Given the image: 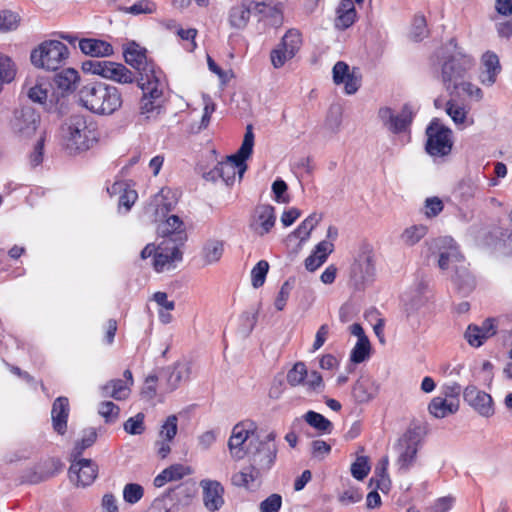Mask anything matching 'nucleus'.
Wrapping results in <instances>:
<instances>
[{
    "mask_svg": "<svg viewBox=\"0 0 512 512\" xmlns=\"http://www.w3.org/2000/svg\"><path fill=\"white\" fill-rule=\"evenodd\" d=\"M77 95L80 104L96 114H112L122 104L118 89L101 82L82 85Z\"/></svg>",
    "mask_w": 512,
    "mask_h": 512,
    "instance_id": "1",
    "label": "nucleus"
},
{
    "mask_svg": "<svg viewBox=\"0 0 512 512\" xmlns=\"http://www.w3.org/2000/svg\"><path fill=\"white\" fill-rule=\"evenodd\" d=\"M138 81L143 95L140 100L139 113L137 115L138 125H151L164 113V83L162 78L147 76Z\"/></svg>",
    "mask_w": 512,
    "mask_h": 512,
    "instance_id": "2",
    "label": "nucleus"
},
{
    "mask_svg": "<svg viewBox=\"0 0 512 512\" xmlns=\"http://www.w3.org/2000/svg\"><path fill=\"white\" fill-rule=\"evenodd\" d=\"M254 147L253 130H246L243 142L235 154L226 157L225 161L219 162L221 180L226 185H232L236 180H241L247 170L246 160L251 156Z\"/></svg>",
    "mask_w": 512,
    "mask_h": 512,
    "instance_id": "3",
    "label": "nucleus"
},
{
    "mask_svg": "<svg viewBox=\"0 0 512 512\" xmlns=\"http://www.w3.org/2000/svg\"><path fill=\"white\" fill-rule=\"evenodd\" d=\"M69 50L65 44L59 40H45L32 50L31 63L47 71H56L68 59Z\"/></svg>",
    "mask_w": 512,
    "mask_h": 512,
    "instance_id": "4",
    "label": "nucleus"
},
{
    "mask_svg": "<svg viewBox=\"0 0 512 512\" xmlns=\"http://www.w3.org/2000/svg\"><path fill=\"white\" fill-rule=\"evenodd\" d=\"M255 425L251 421L237 423L228 440V448L233 459H243L254 445Z\"/></svg>",
    "mask_w": 512,
    "mask_h": 512,
    "instance_id": "5",
    "label": "nucleus"
},
{
    "mask_svg": "<svg viewBox=\"0 0 512 512\" xmlns=\"http://www.w3.org/2000/svg\"><path fill=\"white\" fill-rule=\"evenodd\" d=\"M275 434L269 433L265 441H258L254 446V450H249L250 466L256 472V476H262L268 472L273 466L276 455L277 446L274 443Z\"/></svg>",
    "mask_w": 512,
    "mask_h": 512,
    "instance_id": "6",
    "label": "nucleus"
},
{
    "mask_svg": "<svg viewBox=\"0 0 512 512\" xmlns=\"http://www.w3.org/2000/svg\"><path fill=\"white\" fill-rule=\"evenodd\" d=\"M84 72L100 75L119 83H131L134 80L133 73L123 64L100 59H91L82 64Z\"/></svg>",
    "mask_w": 512,
    "mask_h": 512,
    "instance_id": "7",
    "label": "nucleus"
},
{
    "mask_svg": "<svg viewBox=\"0 0 512 512\" xmlns=\"http://www.w3.org/2000/svg\"><path fill=\"white\" fill-rule=\"evenodd\" d=\"M474 62L470 56L459 52L452 55L442 65V81L447 91L458 86L466 77L467 72L472 68Z\"/></svg>",
    "mask_w": 512,
    "mask_h": 512,
    "instance_id": "8",
    "label": "nucleus"
},
{
    "mask_svg": "<svg viewBox=\"0 0 512 512\" xmlns=\"http://www.w3.org/2000/svg\"><path fill=\"white\" fill-rule=\"evenodd\" d=\"M419 443L418 434L412 429L407 430L398 439L395 449L397 452L396 465L400 473H407L416 463Z\"/></svg>",
    "mask_w": 512,
    "mask_h": 512,
    "instance_id": "9",
    "label": "nucleus"
},
{
    "mask_svg": "<svg viewBox=\"0 0 512 512\" xmlns=\"http://www.w3.org/2000/svg\"><path fill=\"white\" fill-rule=\"evenodd\" d=\"M61 143L69 154L84 152L99 141V130H61Z\"/></svg>",
    "mask_w": 512,
    "mask_h": 512,
    "instance_id": "10",
    "label": "nucleus"
},
{
    "mask_svg": "<svg viewBox=\"0 0 512 512\" xmlns=\"http://www.w3.org/2000/svg\"><path fill=\"white\" fill-rule=\"evenodd\" d=\"M124 58L127 64L136 69L139 73L138 81L147 76L162 78V71L151 61L147 60L146 49L135 42H130L124 49Z\"/></svg>",
    "mask_w": 512,
    "mask_h": 512,
    "instance_id": "11",
    "label": "nucleus"
},
{
    "mask_svg": "<svg viewBox=\"0 0 512 512\" xmlns=\"http://www.w3.org/2000/svg\"><path fill=\"white\" fill-rule=\"evenodd\" d=\"M434 246L438 249V266L441 270L451 269L453 271L456 265H460L465 260L451 237L436 239Z\"/></svg>",
    "mask_w": 512,
    "mask_h": 512,
    "instance_id": "12",
    "label": "nucleus"
},
{
    "mask_svg": "<svg viewBox=\"0 0 512 512\" xmlns=\"http://www.w3.org/2000/svg\"><path fill=\"white\" fill-rule=\"evenodd\" d=\"M177 202L178 199L171 189L162 188L147 204L145 213L154 220L164 218L168 212L175 208Z\"/></svg>",
    "mask_w": 512,
    "mask_h": 512,
    "instance_id": "13",
    "label": "nucleus"
},
{
    "mask_svg": "<svg viewBox=\"0 0 512 512\" xmlns=\"http://www.w3.org/2000/svg\"><path fill=\"white\" fill-rule=\"evenodd\" d=\"M426 152L433 157L450 154L453 147L452 130H426Z\"/></svg>",
    "mask_w": 512,
    "mask_h": 512,
    "instance_id": "14",
    "label": "nucleus"
},
{
    "mask_svg": "<svg viewBox=\"0 0 512 512\" xmlns=\"http://www.w3.org/2000/svg\"><path fill=\"white\" fill-rule=\"evenodd\" d=\"M275 222V208L269 204H259L254 208L249 226L255 234L262 237L271 231Z\"/></svg>",
    "mask_w": 512,
    "mask_h": 512,
    "instance_id": "15",
    "label": "nucleus"
},
{
    "mask_svg": "<svg viewBox=\"0 0 512 512\" xmlns=\"http://www.w3.org/2000/svg\"><path fill=\"white\" fill-rule=\"evenodd\" d=\"M333 82L336 85L344 84L345 93L352 95L357 92L361 84V77L356 68L350 69L344 61L335 63L332 69Z\"/></svg>",
    "mask_w": 512,
    "mask_h": 512,
    "instance_id": "16",
    "label": "nucleus"
},
{
    "mask_svg": "<svg viewBox=\"0 0 512 512\" xmlns=\"http://www.w3.org/2000/svg\"><path fill=\"white\" fill-rule=\"evenodd\" d=\"M69 477L77 486H89L97 477V466L90 459L74 458L69 468Z\"/></svg>",
    "mask_w": 512,
    "mask_h": 512,
    "instance_id": "17",
    "label": "nucleus"
},
{
    "mask_svg": "<svg viewBox=\"0 0 512 512\" xmlns=\"http://www.w3.org/2000/svg\"><path fill=\"white\" fill-rule=\"evenodd\" d=\"M415 114L416 109L410 104H405L397 114H394L389 107L380 108L378 111L383 125H389L391 128H407L412 124Z\"/></svg>",
    "mask_w": 512,
    "mask_h": 512,
    "instance_id": "18",
    "label": "nucleus"
},
{
    "mask_svg": "<svg viewBox=\"0 0 512 512\" xmlns=\"http://www.w3.org/2000/svg\"><path fill=\"white\" fill-rule=\"evenodd\" d=\"M181 260L182 252L180 251V245L163 241L155 252L153 267L157 272H162L165 269L172 268L175 261Z\"/></svg>",
    "mask_w": 512,
    "mask_h": 512,
    "instance_id": "19",
    "label": "nucleus"
},
{
    "mask_svg": "<svg viewBox=\"0 0 512 512\" xmlns=\"http://www.w3.org/2000/svg\"><path fill=\"white\" fill-rule=\"evenodd\" d=\"M159 232L163 237H168L166 241L173 244L182 246L187 240L184 223L177 215L169 216L159 226Z\"/></svg>",
    "mask_w": 512,
    "mask_h": 512,
    "instance_id": "20",
    "label": "nucleus"
},
{
    "mask_svg": "<svg viewBox=\"0 0 512 512\" xmlns=\"http://www.w3.org/2000/svg\"><path fill=\"white\" fill-rule=\"evenodd\" d=\"M200 485L203 489L205 507L211 512L219 510L224 504L223 486L215 480H202Z\"/></svg>",
    "mask_w": 512,
    "mask_h": 512,
    "instance_id": "21",
    "label": "nucleus"
},
{
    "mask_svg": "<svg viewBox=\"0 0 512 512\" xmlns=\"http://www.w3.org/2000/svg\"><path fill=\"white\" fill-rule=\"evenodd\" d=\"M166 378L164 392L174 391L181 381L187 380L191 373V366L188 362H177L173 367H168L163 371Z\"/></svg>",
    "mask_w": 512,
    "mask_h": 512,
    "instance_id": "22",
    "label": "nucleus"
},
{
    "mask_svg": "<svg viewBox=\"0 0 512 512\" xmlns=\"http://www.w3.org/2000/svg\"><path fill=\"white\" fill-rule=\"evenodd\" d=\"M482 70L479 79L483 85L492 86L501 71L498 56L493 52H486L481 60Z\"/></svg>",
    "mask_w": 512,
    "mask_h": 512,
    "instance_id": "23",
    "label": "nucleus"
},
{
    "mask_svg": "<svg viewBox=\"0 0 512 512\" xmlns=\"http://www.w3.org/2000/svg\"><path fill=\"white\" fill-rule=\"evenodd\" d=\"M254 8V16L258 17L259 21H265L268 25L279 27L283 23L282 10L265 2H255L252 4Z\"/></svg>",
    "mask_w": 512,
    "mask_h": 512,
    "instance_id": "24",
    "label": "nucleus"
},
{
    "mask_svg": "<svg viewBox=\"0 0 512 512\" xmlns=\"http://www.w3.org/2000/svg\"><path fill=\"white\" fill-rule=\"evenodd\" d=\"M69 411V400L67 397L61 396L55 399L52 405L51 418L54 430L61 435L66 432Z\"/></svg>",
    "mask_w": 512,
    "mask_h": 512,
    "instance_id": "25",
    "label": "nucleus"
},
{
    "mask_svg": "<svg viewBox=\"0 0 512 512\" xmlns=\"http://www.w3.org/2000/svg\"><path fill=\"white\" fill-rule=\"evenodd\" d=\"M451 280L458 292L464 296L471 293L476 285L475 278L469 272L465 260L460 265H456Z\"/></svg>",
    "mask_w": 512,
    "mask_h": 512,
    "instance_id": "26",
    "label": "nucleus"
},
{
    "mask_svg": "<svg viewBox=\"0 0 512 512\" xmlns=\"http://www.w3.org/2000/svg\"><path fill=\"white\" fill-rule=\"evenodd\" d=\"M79 48L84 54L90 55L94 59L109 56L113 53L111 44L100 39H82L79 41Z\"/></svg>",
    "mask_w": 512,
    "mask_h": 512,
    "instance_id": "27",
    "label": "nucleus"
},
{
    "mask_svg": "<svg viewBox=\"0 0 512 512\" xmlns=\"http://www.w3.org/2000/svg\"><path fill=\"white\" fill-rule=\"evenodd\" d=\"M353 271L354 273L358 271L361 274L360 279L362 283L373 280L375 276V261L371 250L366 249L359 254Z\"/></svg>",
    "mask_w": 512,
    "mask_h": 512,
    "instance_id": "28",
    "label": "nucleus"
},
{
    "mask_svg": "<svg viewBox=\"0 0 512 512\" xmlns=\"http://www.w3.org/2000/svg\"><path fill=\"white\" fill-rule=\"evenodd\" d=\"M459 409L458 400H448L441 396L434 397L429 403L428 410L436 418H444L454 414Z\"/></svg>",
    "mask_w": 512,
    "mask_h": 512,
    "instance_id": "29",
    "label": "nucleus"
},
{
    "mask_svg": "<svg viewBox=\"0 0 512 512\" xmlns=\"http://www.w3.org/2000/svg\"><path fill=\"white\" fill-rule=\"evenodd\" d=\"M252 4H254V1H248L231 8L229 13V22L232 27L236 29H243L246 27L250 16H254V8L252 7Z\"/></svg>",
    "mask_w": 512,
    "mask_h": 512,
    "instance_id": "30",
    "label": "nucleus"
},
{
    "mask_svg": "<svg viewBox=\"0 0 512 512\" xmlns=\"http://www.w3.org/2000/svg\"><path fill=\"white\" fill-rule=\"evenodd\" d=\"M376 388L368 377H360L352 388V397L357 403H367L374 398Z\"/></svg>",
    "mask_w": 512,
    "mask_h": 512,
    "instance_id": "31",
    "label": "nucleus"
},
{
    "mask_svg": "<svg viewBox=\"0 0 512 512\" xmlns=\"http://www.w3.org/2000/svg\"><path fill=\"white\" fill-rule=\"evenodd\" d=\"M335 26L338 29L349 28L356 20V10L353 0H342L337 8Z\"/></svg>",
    "mask_w": 512,
    "mask_h": 512,
    "instance_id": "32",
    "label": "nucleus"
},
{
    "mask_svg": "<svg viewBox=\"0 0 512 512\" xmlns=\"http://www.w3.org/2000/svg\"><path fill=\"white\" fill-rule=\"evenodd\" d=\"M131 389L129 385L124 383L122 379H112L105 385L101 386V393L103 397H111L115 400L121 401L129 397Z\"/></svg>",
    "mask_w": 512,
    "mask_h": 512,
    "instance_id": "33",
    "label": "nucleus"
},
{
    "mask_svg": "<svg viewBox=\"0 0 512 512\" xmlns=\"http://www.w3.org/2000/svg\"><path fill=\"white\" fill-rule=\"evenodd\" d=\"M333 250H334V245L332 242L327 241V240H323V241L319 242L316 245L315 250H314V252H316V254H319L318 262L316 264V263H314L313 257H307L305 259L306 269L311 272L315 271L326 261L327 257L333 252Z\"/></svg>",
    "mask_w": 512,
    "mask_h": 512,
    "instance_id": "34",
    "label": "nucleus"
},
{
    "mask_svg": "<svg viewBox=\"0 0 512 512\" xmlns=\"http://www.w3.org/2000/svg\"><path fill=\"white\" fill-rule=\"evenodd\" d=\"M79 79L78 72L73 68H65L54 76V83L62 92H68L74 89Z\"/></svg>",
    "mask_w": 512,
    "mask_h": 512,
    "instance_id": "35",
    "label": "nucleus"
},
{
    "mask_svg": "<svg viewBox=\"0 0 512 512\" xmlns=\"http://www.w3.org/2000/svg\"><path fill=\"white\" fill-rule=\"evenodd\" d=\"M15 115L18 125L22 128H36L41 124L40 115L33 107L24 106L21 110L16 111Z\"/></svg>",
    "mask_w": 512,
    "mask_h": 512,
    "instance_id": "36",
    "label": "nucleus"
},
{
    "mask_svg": "<svg viewBox=\"0 0 512 512\" xmlns=\"http://www.w3.org/2000/svg\"><path fill=\"white\" fill-rule=\"evenodd\" d=\"M223 242L220 240H208L202 249V255L206 264L216 263L223 255Z\"/></svg>",
    "mask_w": 512,
    "mask_h": 512,
    "instance_id": "37",
    "label": "nucleus"
},
{
    "mask_svg": "<svg viewBox=\"0 0 512 512\" xmlns=\"http://www.w3.org/2000/svg\"><path fill=\"white\" fill-rule=\"evenodd\" d=\"M284 50H286L287 56H295L301 46V35L298 30L290 29L282 37V41L279 44Z\"/></svg>",
    "mask_w": 512,
    "mask_h": 512,
    "instance_id": "38",
    "label": "nucleus"
},
{
    "mask_svg": "<svg viewBox=\"0 0 512 512\" xmlns=\"http://www.w3.org/2000/svg\"><path fill=\"white\" fill-rule=\"evenodd\" d=\"M303 418L311 427L322 433H330L333 428L330 420L315 411L310 410L306 412Z\"/></svg>",
    "mask_w": 512,
    "mask_h": 512,
    "instance_id": "39",
    "label": "nucleus"
},
{
    "mask_svg": "<svg viewBox=\"0 0 512 512\" xmlns=\"http://www.w3.org/2000/svg\"><path fill=\"white\" fill-rule=\"evenodd\" d=\"M308 376V370L304 362H296L293 367L287 372V383L296 387L305 383Z\"/></svg>",
    "mask_w": 512,
    "mask_h": 512,
    "instance_id": "40",
    "label": "nucleus"
},
{
    "mask_svg": "<svg viewBox=\"0 0 512 512\" xmlns=\"http://www.w3.org/2000/svg\"><path fill=\"white\" fill-rule=\"evenodd\" d=\"M371 345L368 337H362L357 340L356 345L351 351L350 361L359 364L365 361L370 355Z\"/></svg>",
    "mask_w": 512,
    "mask_h": 512,
    "instance_id": "41",
    "label": "nucleus"
},
{
    "mask_svg": "<svg viewBox=\"0 0 512 512\" xmlns=\"http://www.w3.org/2000/svg\"><path fill=\"white\" fill-rule=\"evenodd\" d=\"M321 216L316 213L311 214L307 217L298 228L291 234L300 239V241H305L309 238L312 230L316 227L318 222L320 221Z\"/></svg>",
    "mask_w": 512,
    "mask_h": 512,
    "instance_id": "42",
    "label": "nucleus"
},
{
    "mask_svg": "<svg viewBox=\"0 0 512 512\" xmlns=\"http://www.w3.org/2000/svg\"><path fill=\"white\" fill-rule=\"evenodd\" d=\"M450 93L457 96L466 95L467 97L476 101L481 100L483 97L482 90L478 86L472 84L469 81H466L465 79L461 81L458 86L453 88Z\"/></svg>",
    "mask_w": 512,
    "mask_h": 512,
    "instance_id": "43",
    "label": "nucleus"
},
{
    "mask_svg": "<svg viewBox=\"0 0 512 512\" xmlns=\"http://www.w3.org/2000/svg\"><path fill=\"white\" fill-rule=\"evenodd\" d=\"M20 16L10 10L0 11V33L14 31L20 24Z\"/></svg>",
    "mask_w": 512,
    "mask_h": 512,
    "instance_id": "44",
    "label": "nucleus"
},
{
    "mask_svg": "<svg viewBox=\"0 0 512 512\" xmlns=\"http://www.w3.org/2000/svg\"><path fill=\"white\" fill-rule=\"evenodd\" d=\"M427 233V228L423 225H415L406 228L401 234L402 242L407 246H413L418 243Z\"/></svg>",
    "mask_w": 512,
    "mask_h": 512,
    "instance_id": "45",
    "label": "nucleus"
},
{
    "mask_svg": "<svg viewBox=\"0 0 512 512\" xmlns=\"http://www.w3.org/2000/svg\"><path fill=\"white\" fill-rule=\"evenodd\" d=\"M470 406H472L481 416L484 417H490L494 413L492 397L487 393H483V395L477 397L475 402H473Z\"/></svg>",
    "mask_w": 512,
    "mask_h": 512,
    "instance_id": "46",
    "label": "nucleus"
},
{
    "mask_svg": "<svg viewBox=\"0 0 512 512\" xmlns=\"http://www.w3.org/2000/svg\"><path fill=\"white\" fill-rule=\"evenodd\" d=\"M178 431V418L176 415H170L162 424L159 436L162 440L172 441Z\"/></svg>",
    "mask_w": 512,
    "mask_h": 512,
    "instance_id": "47",
    "label": "nucleus"
},
{
    "mask_svg": "<svg viewBox=\"0 0 512 512\" xmlns=\"http://www.w3.org/2000/svg\"><path fill=\"white\" fill-rule=\"evenodd\" d=\"M269 270V263L266 260H260L251 271V283L254 288L261 287L266 279Z\"/></svg>",
    "mask_w": 512,
    "mask_h": 512,
    "instance_id": "48",
    "label": "nucleus"
},
{
    "mask_svg": "<svg viewBox=\"0 0 512 512\" xmlns=\"http://www.w3.org/2000/svg\"><path fill=\"white\" fill-rule=\"evenodd\" d=\"M294 283H295V279L289 278L282 284L280 291L278 292V295L274 302V306L278 311H282L285 308L286 302H287V300L290 296V293L294 287Z\"/></svg>",
    "mask_w": 512,
    "mask_h": 512,
    "instance_id": "49",
    "label": "nucleus"
},
{
    "mask_svg": "<svg viewBox=\"0 0 512 512\" xmlns=\"http://www.w3.org/2000/svg\"><path fill=\"white\" fill-rule=\"evenodd\" d=\"M307 378L308 379L304 383L307 392L320 394L324 391L325 383L318 371H311Z\"/></svg>",
    "mask_w": 512,
    "mask_h": 512,
    "instance_id": "50",
    "label": "nucleus"
},
{
    "mask_svg": "<svg viewBox=\"0 0 512 512\" xmlns=\"http://www.w3.org/2000/svg\"><path fill=\"white\" fill-rule=\"evenodd\" d=\"M184 491V486L183 485H178L177 487L173 488V489H169L167 490L164 495H163V498L160 499H156L152 506L149 507L147 509L146 512H163L162 511V507H161V503L163 502V500L165 498H170L171 500H179V494H181L182 492ZM164 512H168V509L165 508V511Z\"/></svg>",
    "mask_w": 512,
    "mask_h": 512,
    "instance_id": "51",
    "label": "nucleus"
},
{
    "mask_svg": "<svg viewBox=\"0 0 512 512\" xmlns=\"http://www.w3.org/2000/svg\"><path fill=\"white\" fill-rule=\"evenodd\" d=\"M98 412L107 423H113L119 417L120 408L111 401H104L100 403Z\"/></svg>",
    "mask_w": 512,
    "mask_h": 512,
    "instance_id": "52",
    "label": "nucleus"
},
{
    "mask_svg": "<svg viewBox=\"0 0 512 512\" xmlns=\"http://www.w3.org/2000/svg\"><path fill=\"white\" fill-rule=\"evenodd\" d=\"M259 478L260 476H256V472L249 466L247 469L235 473L231 478V482L233 485L241 487L247 486L250 482H254Z\"/></svg>",
    "mask_w": 512,
    "mask_h": 512,
    "instance_id": "53",
    "label": "nucleus"
},
{
    "mask_svg": "<svg viewBox=\"0 0 512 512\" xmlns=\"http://www.w3.org/2000/svg\"><path fill=\"white\" fill-rule=\"evenodd\" d=\"M124 430L131 435H140L144 432V414L138 413L134 417H130L124 423Z\"/></svg>",
    "mask_w": 512,
    "mask_h": 512,
    "instance_id": "54",
    "label": "nucleus"
},
{
    "mask_svg": "<svg viewBox=\"0 0 512 512\" xmlns=\"http://www.w3.org/2000/svg\"><path fill=\"white\" fill-rule=\"evenodd\" d=\"M97 434L94 429H88L84 431V436L82 437L81 441L78 442L74 448L73 451V457L76 459L80 457L83 453V451L92 446L93 443L96 441Z\"/></svg>",
    "mask_w": 512,
    "mask_h": 512,
    "instance_id": "55",
    "label": "nucleus"
},
{
    "mask_svg": "<svg viewBox=\"0 0 512 512\" xmlns=\"http://www.w3.org/2000/svg\"><path fill=\"white\" fill-rule=\"evenodd\" d=\"M370 471L367 457L361 456L351 465L352 476L357 480H363Z\"/></svg>",
    "mask_w": 512,
    "mask_h": 512,
    "instance_id": "56",
    "label": "nucleus"
},
{
    "mask_svg": "<svg viewBox=\"0 0 512 512\" xmlns=\"http://www.w3.org/2000/svg\"><path fill=\"white\" fill-rule=\"evenodd\" d=\"M428 35L426 19L423 15H417L413 21L411 36L415 41H421Z\"/></svg>",
    "mask_w": 512,
    "mask_h": 512,
    "instance_id": "57",
    "label": "nucleus"
},
{
    "mask_svg": "<svg viewBox=\"0 0 512 512\" xmlns=\"http://www.w3.org/2000/svg\"><path fill=\"white\" fill-rule=\"evenodd\" d=\"M467 342L473 347H480L487 339L478 328V325L470 324L465 332Z\"/></svg>",
    "mask_w": 512,
    "mask_h": 512,
    "instance_id": "58",
    "label": "nucleus"
},
{
    "mask_svg": "<svg viewBox=\"0 0 512 512\" xmlns=\"http://www.w3.org/2000/svg\"><path fill=\"white\" fill-rule=\"evenodd\" d=\"M143 497V488L139 484L129 483L123 490V498L127 503L134 504Z\"/></svg>",
    "mask_w": 512,
    "mask_h": 512,
    "instance_id": "59",
    "label": "nucleus"
},
{
    "mask_svg": "<svg viewBox=\"0 0 512 512\" xmlns=\"http://www.w3.org/2000/svg\"><path fill=\"white\" fill-rule=\"evenodd\" d=\"M282 505V497L279 494H271L260 503L261 512H279Z\"/></svg>",
    "mask_w": 512,
    "mask_h": 512,
    "instance_id": "60",
    "label": "nucleus"
},
{
    "mask_svg": "<svg viewBox=\"0 0 512 512\" xmlns=\"http://www.w3.org/2000/svg\"><path fill=\"white\" fill-rule=\"evenodd\" d=\"M288 186L286 182L282 179H277L272 184V191L274 194V199L278 203H288L289 197L285 195Z\"/></svg>",
    "mask_w": 512,
    "mask_h": 512,
    "instance_id": "61",
    "label": "nucleus"
},
{
    "mask_svg": "<svg viewBox=\"0 0 512 512\" xmlns=\"http://www.w3.org/2000/svg\"><path fill=\"white\" fill-rule=\"evenodd\" d=\"M155 11V4L149 0H141L129 8H127V12L138 15V14H150Z\"/></svg>",
    "mask_w": 512,
    "mask_h": 512,
    "instance_id": "62",
    "label": "nucleus"
},
{
    "mask_svg": "<svg viewBox=\"0 0 512 512\" xmlns=\"http://www.w3.org/2000/svg\"><path fill=\"white\" fill-rule=\"evenodd\" d=\"M45 135H46V133L44 132L40 136V138L38 139V141L36 142V144L34 146L33 152L30 155V163L33 167L40 165L43 161V148H44V142H45Z\"/></svg>",
    "mask_w": 512,
    "mask_h": 512,
    "instance_id": "63",
    "label": "nucleus"
},
{
    "mask_svg": "<svg viewBox=\"0 0 512 512\" xmlns=\"http://www.w3.org/2000/svg\"><path fill=\"white\" fill-rule=\"evenodd\" d=\"M446 112L452 118L453 122L456 125L464 123V120L466 118V111L464 110V108L451 102H448L446 106Z\"/></svg>",
    "mask_w": 512,
    "mask_h": 512,
    "instance_id": "64",
    "label": "nucleus"
}]
</instances>
